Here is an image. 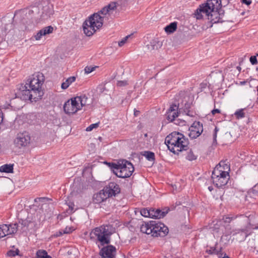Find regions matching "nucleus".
<instances>
[{
  "label": "nucleus",
  "mask_w": 258,
  "mask_h": 258,
  "mask_svg": "<svg viewBox=\"0 0 258 258\" xmlns=\"http://www.w3.org/2000/svg\"><path fill=\"white\" fill-rule=\"evenodd\" d=\"M165 143L170 152L174 154H178L179 152L186 151L188 149L189 141L187 138L179 132H173L168 135Z\"/></svg>",
  "instance_id": "obj_1"
},
{
  "label": "nucleus",
  "mask_w": 258,
  "mask_h": 258,
  "mask_svg": "<svg viewBox=\"0 0 258 258\" xmlns=\"http://www.w3.org/2000/svg\"><path fill=\"white\" fill-rule=\"evenodd\" d=\"M109 12V10L104 7L98 13H94L89 17L83 23V28L84 33L87 36H92L95 32L96 27L97 29L100 28L103 24L104 17L100 14L106 15Z\"/></svg>",
  "instance_id": "obj_2"
},
{
  "label": "nucleus",
  "mask_w": 258,
  "mask_h": 258,
  "mask_svg": "<svg viewBox=\"0 0 258 258\" xmlns=\"http://www.w3.org/2000/svg\"><path fill=\"white\" fill-rule=\"evenodd\" d=\"M118 177L125 178L130 177L134 171L131 162L126 160H119L117 163L104 162Z\"/></svg>",
  "instance_id": "obj_3"
},
{
  "label": "nucleus",
  "mask_w": 258,
  "mask_h": 258,
  "mask_svg": "<svg viewBox=\"0 0 258 258\" xmlns=\"http://www.w3.org/2000/svg\"><path fill=\"white\" fill-rule=\"evenodd\" d=\"M141 231L154 237H164L168 233L169 230L163 223L156 221H150L145 223L140 227Z\"/></svg>",
  "instance_id": "obj_4"
},
{
  "label": "nucleus",
  "mask_w": 258,
  "mask_h": 258,
  "mask_svg": "<svg viewBox=\"0 0 258 258\" xmlns=\"http://www.w3.org/2000/svg\"><path fill=\"white\" fill-rule=\"evenodd\" d=\"M108 226H101L94 229L90 233V239H97L101 243L102 245L108 244L110 242V236L112 233L108 230Z\"/></svg>",
  "instance_id": "obj_5"
},
{
  "label": "nucleus",
  "mask_w": 258,
  "mask_h": 258,
  "mask_svg": "<svg viewBox=\"0 0 258 258\" xmlns=\"http://www.w3.org/2000/svg\"><path fill=\"white\" fill-rule=\"evenodd\" d=\"M212 179L213 184L218 188H223L227 185L230 178L229 173L221 169L214 168L212 172Z\"/></svg>",
  "instance_id": "obj_6"
},
{
  "label": "nucleus",
  "mask_w": 258,
  "mask_h": 258,
  "mask_svg": "<svg viewBox=\"0 0 258 258\" xmlns=\"http://www.w3.org/2000/svg\"><path fill=\"white\" fill-rule=\"evenodd\" d=\"M221 0H207V2L200 5L195 12L197 19L203 18L202 13H208L209 10H218L222 7Z\"/></svg>",
  "instance_id": "obj_7"
},
{
  "label": "nucleus",
  "mask_w": 258,
  "mask_h": 258,
  "mask_svg": "<svg viewBox=\"0 0 258 258\" xmlns=\"http://www.w3.org/2000/svg\"><path fill=\"white\" fill-rule=\"evenodd\" d=\"M44 81V76L42 73H38L37 75H33V77L28 80L26 85L29 88L33 89V90L36 92L38 94L43 95V92L41 91V85Z\"/></svg>",
  "instance_id": "obj_8"
},
{
  "label": "nucleus",
  "mask_w": 258,
  "mask_h": 258,
  "mask_svg": "<svg viewBox=\"0 0 258 258\" xmlns=\"http://www.w3.org/2000/svg\"><path fill=\"white\" fill-rule=\"evenodd\" d=\"M22 88L23 89L19 93L22 100L36 102L41 99L42 96L41 95L33 91V89L29 88L26 85L22 87Z\"/></svg>",
  "instance_id": "obj_9"
},
{
  "label": "nucleus",
  "mask_w": 258,
  "mask_h": 258,
  "mask_svg": "<svg viewBox=\"0 0 258 258\" xmlns=\"http://www.w3.org/2000/svg\"><path fill=\"white\" fill-rule=\"evenodd\" d=\"M64 112L68 114H73L78 110H81L79 107V103L77 102L75 98H72L71 100H69L63 105Z\"/></svg>",
  "instance_id": "obj_10"
},
{
  "label": "nucleus",
  "mask_w": 258,
  "mask_h": 258,
  "mask_svg": "<svg viewBox=\"0 0 258 258\" xmlns=\"http://www.w3.org/2000/svg\"><path fill=\"white\" fill-rule=\"evenodd\" d=\"M31 138L29 133L27 132L18 134L17 137L14 141L15 145L21 148L22 147L27 146L30 142Z\"/></svg>",
  "instance_id": "obj_11"
},
{
  "label": "nucleus",
  "mask_w": 258,
  "mask_h": 258,
  "mask_svg": "<svg viewBox=\"0 0 258 258\" xmlns=\"http://www.w3.org/2000/svg\"><path fill=\"white\" fill-rule=\"evenodd\" d=\"M102 190L104 193H106V195L109 198L115 197L120 192L119 185L114 182H109Z\"/></svg>",
  "instance_id": "obj_12"
},
{
  "label": "nucleus",
  "mask_w": 258,
  "mask_h": 258,
  "mask_svg": "<svg viewBox=\"0 0 258 258\" xmlns=\"http://www.w3.org/2000/svg\"><path fill=\"white\" fill-rule=\"evenodd\" d=\"M189 137L193 139L199 137L203 132V124L200 121H195L189 128Z\"/></svg>",
  "instance_id": "obj_13"
},
{
  "label": "nucleus",
  "mask_w": 258,
  "mask_h": 258,
  "mask_svg": "<svg viewBox=\"0 0 258 258\" xmlns=\"http://www.w3.org/2000/svg\"><path fill=\"white\" fill-rule=\"evenodd\" d=\"M116 249L112 245L103 247L99 251V255L102 258H115Z\"/></svg>",
  "instance_id": "obj_14"
},
{
  "label": "nucleus",
  "mask_w": 258,
  "mask_h": 258,
  "mask_svg": "<svg viewBox=\"0 0 258 258\" xmlns=\"http://www.w3.org/2000/svg\"><path fill=\"white\" fill-rule=\"evenodd\" d=\"M180 112L179 111L178 106L175 103L172 104L166 112L167 119L172 122Z\"/></svg>",
  "instance_id": "obj_15"
},
{
  "label": "nucleus",
  "mask_w": 258,
  "mask_h": 258,
  "mask_svg": "<svg viewBox=\"0 0 258 258\" xmlns=\"http://www.w3.org/2000/svg\"><path fill=\"white\" fill-rule=\"evenodd\" d=\"M208 16V19L210 21L212 24L210 27H212L213 24L217 23H222L224 22L222 20V17L219 16V14L218 13L217 10H209L208 13H203Z\"/></svg>",
  "instance_id": "obj_16"
},
{
  "label": "nucleus",
  "mask_w": 258,
  "mask_h": 258,
  "mask_svg": "<svg viewBox=\"0 0 258 258\" xmlns=\"http://www.w3.org/2000/svg\"><path fill=\"white\" fill-rule=\"evenodd\" d=\"M192 105V103L185 101L184 103L182 101V103L180 104L178 103L177 106H178L179 111L180 113H185L186 115L194 117L195 116L194 112L190 110Z\"/></svg>",
  "instance_id": "obj_17"
},
{
  "label": "nucleus",
  "mask_w": 258,
  "mask_h": 258,
  "mask_svg": "<svg viewBox=\"0 0 258 258\" xmlns=\"http://www.w3.org/2000/svg\"><path fill=\"white\" fill-rule=\"evenodd\" d=\"M169 209L166 211H162V210L158 209L155 210L154 209H151V218L153 219H160L164 217L168 213Z\"/></svg>",
  "instance_id": "obj_18"
},
{
  "label": "nucleus",
  "mask_w": 258,
  "mask_h": 258,
  "mask_svg": "<svg viewBox=\"0 0 258 258\" xmlns=\"http://www.w3.org/2000/svg\"><path fill=\"white\" fill-rule=\"evenodd\" d=\"M54 14L53 5H46L43 7L41 17L43 19H47Z\"/></svg>",
  "instance_id": "obj_19"
},
{
  "label": "nucleus",
  "mask_w": 258,
  "mask_h": 258,
  "mask_svg": "<svg viewBox=\"0 0 258 258\" xmlns=\"http://www.w3.org/2000/svg\"><path fill=\"white\" fill-rule=\"evenodd\" d=\"M19 223L22 226L21 229V232H24L27 230H29V227L30 225H36V223L35 222L31 221L30 220H29L28 219L25 220L21 219V221H19Z\"/></svg>",
  "instance_id": "obj_20"
},
{
  "label": "nucleus",
  "mask_w": 258,
  "mask_h": 258,
  "mask_svg": "<svg viewBox=\"0 0 258 258\" xmlns=\"http://www.w3.org/2000/svg\"><path fill=\"white\" fill-rule=\"evenodd\" d=\"M162 45V42L156 39L152 40L147 46L149 50H152L158 49Z\"/></svg>",
  "instance_id": "obj_21"
},
{
  "label": "nucleus",
  "mask_w": 258,
  "mask_h": 258,
  "mask_svg": "<svg viewBox=\"0 0 258 258\" xmlns=\"http://www.w3.org/2000/svg\"><path fill=\"white\" fill-rule=\"evenodd\" d=\"M75 99L77 100V102L79 103V107L80 109H82L83 106L89 105L88 100V98L86 95H81L80 96H77Z\"/></svg>",
  "instance_id": "obj_22"
},
{
  "label": "nucleus",
  "mask_w": 258,
  "mask_h": 258,
  "mask_svg": "<svg viewBox=\"0 0 258 258\" xmlns=\"http://www.w3.org/2000/svg\"><path fill=\"white\" fill-rule=\"evenodd\" d=\"M14 164H5L0 167V172L8 173H12L14 172Z\"/></svg>",
  "instance_id": "obj_23"
},
{
  "label": "nucleus",
  "mask_w": 258,
  "mask_h": 258,
  "mask_svg": "<svg viewBox=\"0 0 258 258\" xmlns=\"http://www.w3.org/2000/svg\"><path fill=\"white\" fill-rule=\"evenodd\" d=\"M177 22H172L165 27V31L168 34L172 33L176 31L177 29Z\"/></svg>",
  "instance_id": "obj_24"
},
{
  "label": "nucleus",
  "mask_w": 258,
  "mask_h": 258,
  "mask_svg": "<svg viewBox=\"0 0 258 258\" xmlns=\"http://www.w3.org/2000/svg\"><path fill=\"white\" fill-rule=\"evenodd\" d=\"M142 155L145 157L147 160L154 162L155 161V155L154 153L150 151H145L142 152Z\"/></svg>",
  "instance_id": "obj_25"
},
{
  "label": "nucleus",
  "mask_w": 258,
  "mask_h": 258,
  "mask_svg": "<svg viewBox=\"0 0 258 258\" xmlns=\"http://www.w3.org/2000/svg\"><path fill=\"white\" fill-rule=\"evenodd\" d=\"M76 78L75 76H72L66 80L65 82L61 84V87L62 89H67L69 86L76 81Z\"/></svg>",
  "instance_id": "obj_26"
},
{
  "label": "nucleus",
  "mask_w": 258,
  "mask_h": 258,
  "mask_svg": "<svg viewBox=\"0 0 258 258\" xmlns=\"http://www.w3.org/2000/svg\"><path fill=\"white\" fill-rule=\"evenodd\" d=\"M222 248L220 247L219 250H217L215 247H211L210 249L207 250V252L210 254H217L218 255L219 258H220V255H222V256H224V253L222 252Z\"/></svg>",
  "instance_id": "obj_27"
},
{
  "label": "nucleus",
  "mask_w": 258,
  "mask_h": 258,
  "mask_svg": "<svg viewBox=\"0 0 258 258\" xmlns=\"http://www.w3.org/2000/svg\"><path fill=\"white\" fill-rule=\"evenodd\" d=\"M228 162L226 161H221L219 163V166H217L215 168L221 169L224 171H227L229 173L230 165L228 164Z\"/></svg>",
  "instance_id": "obj_28"
},
{
  "label": "nucleus",
  "mask_w": 258,
  "mask_h": 258,
  "mask_svg": "<svg viewBox=\"0 0 258 258\" xmlns=\"http://www.w3.org/2000/svg\"><path fill=\"white\" fill-rule=\"evenodd\" d=\"M8 224H3L0 225V236L1 237H4L6 235H9Z\"/></svg>",
  "instance_id": "obj_29"
},
{
  "label": "nucleus",
  "mask_w": 258,
  "mask_h": 258,
  "mask_svg": "<svg viewBox=\"0 0 258 258\" xmlns=\"http://www.w3.org/2000/svg\"><path fill=\"white\" fill-rule=\"evenodd\" d=\"M8 226L9 227V235L15 234L18 230L19 225L17 223H11L10 224H8Z\"/></svg>",
  "instance_id": "obj_30"
},
{
  "label": "nucleus",
  "mask_w": 258,
  "mask_h": 258,
  "mask_svg": "<svg viewBox=\"0 0 258 258\" xmlns=\"http://www.w3.org/2000/svg\"><path fill=\"white\" fill-rule=\"evenodd\" d=\"M37 258H52L49 255L47 251L43 249H39L36 252Z\"/></svg>",
  "instance_id": "obj_31"
},
{
  "label": "nucleus",
  "mask_w": 258,
  "mask_h": 258,
  "mask_svg": "<svg viewBox=\"0 0 258 258\" xmlns=\"http://www.w3.org/2000/svg\"><path fill=\"white\" fill-rule=\"evenodd\" d=\"M104 192L103 190L100 191L99 193H97L96 195H94L93 199L95 203H100L103 202V200L101 199V196L104 195Z\"/></svg>",
  "instance_id": "obj_32"
},
{
  "label": "nucleus",
  "mask_w": 258,
  "mask_h": 258,
  "mask_svg": "<svg viewBox=\"0 0 258 258\" xmlns=\"http://www.w3.org/2000/svg\"><path fill=\"white\" fill-rule=\"evenodd\" d=\"M186 160L192 161L197 159V156L195 155L191 149L187 152V155L185 157Z\"/></svg>",
  "instance_id": "obj_33"
},
{
  "label": "nucleus",
  "mask_w": 258,
  "mask_h": 258,
  "mask_svg": "<svg viewBox=\"0 0 258 258\" xmlns=\"http://www.w3.org/2000/svg\"><path fill=\"white\" fill-rule=\"evenodd\" d=\"M239 217H244L245 218L246 217V216H244V215H237L235 217H228L224 216L223 217V220L225 223H229L232 220L235 219Z\"/></svg>",
  "instance_id": "obj_34"
},
{
  "label": "nucleus",
  "mask_w": 258,
  "mask_h": 258,
  "mask_svg": "<svg viewBox=\"0 0 258 258\" xmlns=\"http://www.w3.org/2000/svg\"><path fill=\"white\" fill-rule=\"evenodd\" d=\"M142 216L145 217L151 218V209H148L147 208L142 209L140 211Z\"/></svg>",
  "instance_id": "obj_35"
},
{
  "label": "nucleus",
  "mask_w": 258,
  "mask_h": 258,
  "mask_svg": "<svg viewBox=\"0 0 258 258\" xmlns=\"http://www.w3.org/2000/svg\"><path fill=\"white\" fill-rule=\"evenodd\" d=\"M41 30L42 31L43 34L44 36H45L46 34H49L52 33L53 31V28L51 26H48L41 29Z\"/></svg>",
  "instance_id": "obj_36"
},
{
  "label": "nucleus",
  "mask_w": 258,
  "mask_h": 258,
  "mask_svg": "<svg viewBox=\"0 0 258 258\" xmlns=\"http://www.w3.org/2000/svg\"><path fill=\"white\" fill-rule=\"evenodd\" d=\"M19 250L17 249L16 250H9L7 252V255L10 257L15 256L16 255H19Z\"/></svg>",
  "instance_id": "obj_37"
},
{
  "label": "nucleus",
  "mask_w": 258,
  "mask_h": 258,
  "mask_svg": "<svg viewBox=\"0 0 258 258\" xmlns=\"http://www.w3.org/2000/svg\"><path fill=\"white\" fill-rule=\"evenodd\" d=\"M98 67L95 66V67H92V66H87L85 67L84 71L85 74H88L93 71H95V69L97 68Z\"/></svg>",
  "instance_id": "obj_38"
},
{
  "label": "nucleus",
  "mask_w": 258,
  "mask_h": 258,
  "mask_svg": "<svg viewBox=\"0 0 258 258\" xmlns=\"http://www.w3.org/2000/svg\"><path fill=\"white\" fill-rule=\"evenodd\" d=\"M237 118H242L244 117V113L243 112V109H241L236 111L235 113Z\"/></svg>",
  "instance_id": "obj_39"
},
{
  "label": "nucleus",
  "mask_w": 258,
  "mask_h": 258,
  "mask_svg": "<svg viewBox=\"0 0 258 258\" xmlns=\"http://www.w3.org/2000/svg\"><path fill=\"white\" fill-rule=\"evenodd\" d=\"M105 7L108 10H109V12L111 10H114L116 7V3L112 2L108 5L106 6Z\"/></svg>",
  "instance_id": "obj_40"
},
{
  "label": "nucleus",
  "mask_w": 258,
  "mask_h": 258,
  "mask_svg": "<svg viewBox=\"0 0 258 258\" xmlns=\"http://www.w3.org/2000/svg\"><path fill=\"white\" fill-rule=\"evenodd\" d=\"M218 131H219V128L217 126H216L214 129V133H213V145H216L217 144V133H218Z\"/></svg>",
  "instance_id": "obj_41"
},
{
  "label": "nucleus",
  "mask_w": 258,
  "mask_h": 258,
  "mask_svg": "<svg viewBox=\"0 0 258 258\" xmlns=\"http://www.w3.org/2000/svg\"><path fill=\"white\" fill-rule=\"evenodd\" d=\"M99 122L93 123L87 127L86 131L88 132L91 131L93 128H97L99 126Z\"/></svg>",
  "instance_id": "obj_42"
},
{
  "label": "nucleus",
  "mask_w": 258,
  "mask_h": 258,
  "mask_svg": "<svg viewBox=\"0 0 258 258\" xmlns=\"http://www.w3.org/2000/svg\"><path fill=\"white\" fill-rule=\"evenodd\" d=\"M249 193L252 196H258V190L256 189V186H253L249 190Z\"/></svg>",
  "instance_id": "obj_43"
},
{
  "label": "nucleus",
  "mask_w": 258,
  "mask_h": 258,
  "mask_svg": "<svg viewBox=\"0 0 258 258\" xmlns=\"http://www.w3.org/2000/svg\"><path fill=\"white\" fill-rule=\"evenodd\" d=\"M132 35H133V34L128 35L125 36V37H124L120 41H119L118 42V45L119 46H123L124 44V43L126 42V41H127V39Z\"/></svg>",
  "instance_id": "obj_44"
},
{
  "label": "nucleus",
  "mask_w": 258,
  "mask_h": 258,
  "mask_svg": "<svg viewBox=\"0 0 258 258\" xmlns=\"http://www.w3.org/2000/svg\"><path fill=\"white\" fill-rule=\"evenodd\" d=\"M42 36H44L42 33V31L39 30L37 34L34 35V37L36 40H40Z\"/></svg>",
  "instance_id": "obj_45"
},
{
  "label": "nucleus",
  "mask_w": 258,
  "mask_h": 258,
  "mask_svg": "<svg viewBox=\"0 0 258 258\" xmlns=\"http://www.w3.org/2000/svg\"><path fill=\"white\" fill-rule=\"evenodd\" d=\"M250 62L252 64H255L257 63V60L256 56H251L249 59Z\"/></svg>",
  "instance_id": "obj_46"
},
{
  "label": "nucleus",
  "mask_w": 258,
  "mask_h": 258,
  "mask_svg": "<svg viewBox=\"0 0 258 258\" xmlns=\"http://www.w3.org/2000/svg\"><path fill=\"white\" fill-rule=\"evenodd\" d=\"M127 84L126 81H119L117 82V85L119 87L125 86Z\"/></svg>",
  "instance_id": "obj_47"
},
{
  "label": "nucleus",
  "mask_w": 258,
  "mask_h": 258,
  "mask_svg": "<svg viewBox=\"0 0 258 258\" xmlns=\"http://www.w3.org/2000/svg\"><path fill=\"white\" fill-rule=\"evenodd\" d=\"M217 10L218 13L219 14V16L222 18L225 13L224 10L222 9V7H219Z\"/></svg>",
  "instance_id": "obj_48"
},
{
  "label": "nucleus",
  "mask_w": 258,
  "mask_h": 258,
  "mask_svg": "<svg viewBox=\"0 0 258 258\" xmlns=\"http://www.w3.org/2000/svg\"><path fill=\"white\" fill-rule=\"evenodd\" d=\"M68 205L69 206V209L71 210V212H72L73 211L74 207L75 206L74 203L72 202H69L68 203Z\"/></svg>",
  "instance_id": "obj_49"
},
{
  "label": "nucleus",
  "mask_w": 258,
  "mask_h": 258,
  "mask_svg": "<svg viewBox=\"0 0 258 258\" xmlns=\"http://www.w3.org/2000/svg\"><path fill=\"white\" fill-rule=\"evenodd\" d=\"M211 113H212V115H214L216 113H220L221 111L219 109H214L213 110H212Z\"/></svg>",
  "instance_id": "obj_50"
},
{
  "label": "nucleus",
  "mask_w": 258,
  "mask_h": 258,
  "mask_svg": "<svg viewBox=\"0 0 258 258\" xmlns=\"http://www.w3.org/2000/svg\"><path fill=\"white\" fill-rule=\"evenodd\" d=\"M242 4L249 6L251 3V0H241Z\"/></svg>",
  "instance_id": "obj_51"
},
{
  "label": "nucleus",
  "mask_w": 258,
  "mask_h": 258,
  "mask_svg": "<svg viewBox=\"0 0 258 258\" xmlns=\"http://www.w3.org/2000/svg\"><path fill=\"white\" fill-rule=\"evenodd\" d=\"M47 199L46 198H36L34 200V201L35 202H37V201H41V202H43L45 200Z\"/></svg>",
  "instance_id": "obj_52"
},
{
  "label": "nucleus",
  "mask_w": 258,
  "mask_h": 258,
  "mask_svg": "<svg viewBox=\"0 0 258 258\" xmlns=\"http://www.w3.org/2000/svg\"><path fill=\"white\" fill-rule=\"evenodd\" d=\"M63 230V233H64V234L70 233L71 232L70 227H69L68 228L67 227H66L64 230Z\"/></svg>",
  "instance_id": "obj_53"
},
{
  "label": "nucleus",
  "mask_w": 258,
  "mask_h": 258,
  "mask_svg": "<svg viewBox=\"0 0 258 258\" xmlns=\"http://www.w3.org/2000/svg\"><path fill=\"white\" fill-rule=\"evenodd\" d=\"M64 233H63V230H60L58 232H57L56 233V234H55V236L56 237H58V236H60L61 235H62Z\"/></svg>",
  "instance_id": "obj_54"
},
{
  "label": "nucleus",
  "mask_w": 258,
  "mask_h": 258,
  "mask_svg": "<svg viewBox=\"0 0 258 258\" xmlns=\"http://www.w3.org/2000/svg\"><path fill=\"white\" fill-rule=\"evenodd\" d=\"M108 198L109 197H107V196L106 195V193H104V195H103L102 196H101V199L103 200V202Z\"/></svg>",
  "instance_id": "obj_55"
},
{
  "label": "nucleus",
  "mask_w": 258,
  "mask_h": 258,
  "mask_svg": "<svg viewBox=\"0 0 258 258\" xmlns=\"http://www.w3.org/2000/svg\"><path fill=\"white\" fill-rule=\"evenodd\" d=\"M140 113V111L139 110H136V109H134V115L135 116H137L139 115Z\"/></svg>",
  "instance_id": "obj_56"
},
{
  "label": "nucleus",
  "mask_w": 258,
  "mask_h": 258,
  "mask_svg": "<svg viewBox=\"0 0 258 258\" xmlns=\"http://www.w3.org/2000/svg\"><path fill=\"white\" fill-rule=\"evenodd\" d=\"M208 189L210 191H212L213 190V187L212 186H210L208 187Z\"/></svg>",
  "instance_id": "obj_57"
},
{
  "label": "nucleus",
  "mask_w": 258,
  "mask_h": 258,
  "mask_svg": "<svg viewBox=\"0 0 258 258\" xmlns=\"http://www.w3.org/2000/svg\"><path fill=\"white\" fill-rule=\"evenodd\" d=\"M236 69L238 70L239 72H240L241 70V67H239V66H237V67H236Z\"/></svg>",
  "instance_id": "obj_58"
},
{
  "label": "nucleus",
  "mask_w": 258,
  "mask_h": 258,
  "mask_svg": "<svg viewBox=\"0 0 258 258\" xmlns=\"http://www.w3.org/2000/svg\"><path fill=\"white\" fill-rule=\"evenodd\" d=\"M249 234H247V233H245V239L249 235Z\"/></svg>",
  "instance_id": "obj_59"
},
{
  "label": "nucleus",
  "mask_w": 258,
  "mask_h": 258,
  "mask_svg": "<svg viewBox=\"0 0 258 258\" xmlns=\"http://www.w3.org/2000/svg\"><path fill=\"white\" fill-rule=\"evenodd\" d=\"M144 136H145V137H147V136H148V134H145L144 135Z\"/></svg>",
  "instance_id": "obj_60"
},
{
  "label": "nucleus",
  "mask_w": 258,
  "mask_h": 258,
  "mask_svg": "<svg viewBox=\"0 0 258 258\" xmlns=\"http://www.w3.org/2000/svg\"><path fill=\"white\" fill-rule=\"evenodd\" d=\"M241 231H242V232H245V230H244V229H242V230H241Z\"/></svg>",
  "instance_id": "obj_61"
},
{
  "label": "nucleus",
  "mask_w": 258,
  "mask_h": 258,
  "mask_svg": "<svg viewBox=\"0 0 258 258\" xmlns=\"http://www.w3.org/2000/svg\"><path fill=\"white\" fill-rule=\"evenodd\" d=\"M256 228L258 229V226Z\"/></svg>",
  "instance_id": "obj_62"
},
{
  "label": "nucleus",
  "mask_w": 258,
  "mask_h": 258,
  "mask_svg": "<svg viewBox=\"0 0 258 258\" xmlns=\"http://www.w3.org/2000/svg\"><path fill=\"white\" fill-rule=\"evenodd\" d=\"M257 55L258 56V54H257Z\"/></svg>",
  "instance_id": "obj_63"
}]
</instances>
